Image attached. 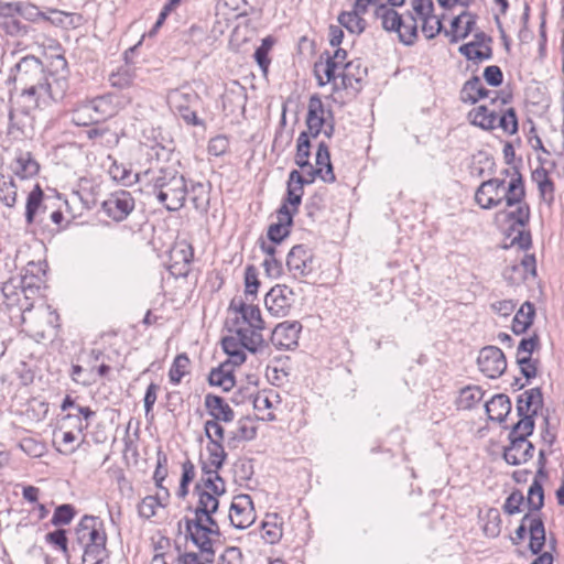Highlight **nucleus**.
Instances as JSON below:
<instances>
[{"label": "nucleus", "instance_id": "obj_64", "mask_svg": "<svg viewBox=\"0 0 564 564\" xmlns=\"http://www.w3.org/2000/svg\"><path fill=\"white\" fill-rule=\"evenodd\" d=\"M193 193L194 196L192 197V202L194 204V207L197 210L206 212L209 206V197L208 193L205 191V187L203 184L197 183L193 186Z\"/></svg>", "mask_w": 564, "mask_h": 564}, {"label": "nucleus", "instance_id": "obj_9", "mask_svg": "<svg viewBox=\"0 0 564 564\" xmlns=\"http://www.w3.org/2000/svg\"><path fill=\"white\" fill-rule=\"evenodd\" d=\"M304 176V184H311L316 177H321L325 183H334L336 180L330 162L328 145L321 142L315 155V166L307 162V165L301 167Z\"/></svg>", "mask_w": 564, "mask_h": 564}, {"label": "nucleus", "instance_id": "obj_54", "mask_svg": "<svg viewBox=\"0 0 564 564\" xmlns=\"http://www.w3.org/2000/svg\"><path fill=\"white\" fill-rule=\"evenodd\" d=\"M458 51L467 59L486 61L491 57V48L490 47H487L485 51L479 50L475 42H470V43L462 45L458 48Z\"/></svg>", "mask_w": 564, "mask_h": 564}, {"label": "nucleus", "instance_id": "obj_7", "mask_svg": "<svg viewBox=\"0 0 564 564\" xmlns=\"http://www.w3.org/2000/svg\"><path fill=\"white\" fill-rule=\"evenodd\" d=\"M35 267L33 262L28 264L26 272H31L32 276L25 274L20 278H12L3 283L1 291L8 306L18 305L22 307L21 297L23 296V299L28 301L31 295L37 292V282H40V280L33 275V271L31 270V268Z\"/></svg>", "mask_w": 564, "mask_h": 564}, {"label": "nucleus", "instance_id": "obj_18", "mask_svg": "<svg viewBox=\"0 0 564 564\" xmlns=\"http://www.w3.org/2000/svg\"><path fill=\"white\" fill-rule=\"evenodd\" d=\"M169 99L171 106L177 111L185 123L189 126H203V120H200L196 111L192 109V105L198 99L196 94L174 90L171 93Z\"/></svg>", "mask_w": 564, "mask_h": 564}, {"label": "nucleus", "instance_id": "obj_35", "mask_svg": "<svg viewBox=\"0 0 564 564\" xmlns=\"http://www.w3.org/2000/svg\"><path fill=\"white\" fill-rule=\"evenodd\" d=\"M210 386L219 387L223 391H230L235 387V377L230 369V364L225 362L219 367L212 369L208 376Z\"/></svg>", "mask_w": 564, "mask_h": 564}, {"label": "nucleus", "instance_id": "obj_14", "mask_svg": "<svg viewBox=\"0 0 564 564\" xmlns=\"http://www.w3.org/2000/svg\"><path fill=\"white\" fill-rule=\"evenodd\" d=\"M228 518L236 529L250 527L256 519L253 503L249 495H238L234 498Z\"/></svg>", "mask_w": 564, "mask_h": 564}, {"label": "nucleus", "instance_id": "obj_15", "mask_svg": "<svg viewBox=\"0 0 564 564\" xmlns=\"http://www.w3.org/2000/svg\"><path fill=\"white\" fill-rule=\"evenodd\" d=\"M312 251L304 245H295L286 256V268L294 279H302L312 272Z\"/></svg>", "mask_w": 564, "mask_h": 564}, {"label": "nucleus", "instance_id": "obj_63", "mask_svg": "<svg viewBox=\"0 0 564 564\" xmlns=\"http://www.w3.org/2000/svg\"><path fill=\"white\" fill-rule=\"evenodd\" d=\"M524 502V496L520 490L512 491L503 503V511L508 514H516L521 511Z\"/></svg>", "mask_w": 564, "mask_h": 564}, {"label": "nucleus", "instance_id": "obj_11", "mask_svg": "<svg viewBox=\"0 0 564 564\" xmlns=\"http://www.w3.org/2000/svg\"><path fill=\"white\" fill-rule=\"evenodd\" d=\"M479 370L490 379L499 378L507 369V360L502 350L496 346L484 347L478 355Z\"/></svg>", "mask_w": 564, "mask_h": 564}, {"label": "nucleus", "instance_id": "obj_57", "mask_svg": "<svg viewBox=\"0 0 564 564\" xmlns=\"http://www.w3.org/2000/svg\"><path fill=\"white\" fill-rule=\"evenodd\" d=\"M207 452L209 454V463L212 467L216 469H220L227 458V453L225 452L224 445L220 443H209L207 446Z\"/></svg>", "mask_w": 564, "mask_h": 564}, {"label": "nucleus", "instance_id": "obj_16", "mask_svg": "<svg viewBox=\"0 0 564 564\" xmlns=\"http://www.w3.org/2000/svg\"><path fill=\"white\" fill-rule=\"evenodd\" d=\"M229 308L240 314L243 321V325L239 326L241 330H253L257 335H262L261 332L265 328V325L257 305L247 304L241 299H234Z\"/></svg>", "mask_w": 564, "mask_h": 564}, {"label": "nucleus", "instance_id": "obj_55", "mask_svg": "<svg viewBox=\"0 0 564 564\" xmlns=\"http://www.w3.org/2000/svg\"><path fill=\"white\" fill-rule=\"evenodd\" d=\"M260 286V281L258 279V270L254 265H247L245 269V294L248 299L249 296H256L258 293V289Z\"/></svg>", "mask_w": 564, "mask_h": 564}, {"label": "nucleus", "instance_id": "obj_26", "mask_svg": "<svg viewBox=\"0 0 564 564\" xmlns=\"http://www.w3.org/2000/svg\"><path fill=\"white\" fill-rule=\"evenodd\" d=\"M476 24V18L470 12H463L455 17L451 23V30H444V34L449 36L452 43L458 42L469 35Z\"/></svg>", "mask_w": 564, "mask_h": 564}, {"label": "nucleus", "instance_id": "obj_34", "mask_svg": "<svg viewBox=\"0 0 564 564\" xmlns=\"http://www.w3.org/2000/svg\"><path fill=\"white\" fill-rule=\"evenodd\" d=\"M304 186V176L297 170H293L289 174L288 180V197L283 204L291 205L293 210L296 212L302 202Z\"/></svg>", "mask_w": 564, "mask_h": 564}, {"label": "nucleus", "instance_id": "obj_27", "mask_svg": "<svg viewBox=\"0 0 564 564\" xmlns=\"http://www.w3.org/2000/svg\"><path fill=\"white\" fill-rule=\"evenodd\" d=\"M204 404L212 421L229 423L235 419L234 410L219 395L206 394Z\"/></svg>", "mask_w": 564, "mask_h": 564}, {"label": "nucleus", "instance_id": "obj_33", "mask_svg": "<svg viewBox=\"0 0 564 564\" xmlns=\"http://www.w3.org/2000/svg\"><path fill=\"white\" fill-rule=\"evenodd\" d=\"M491 421L503 422L511 411V401L506 394H496L485 404Z\"/></svg>", "mask_w": 564, "mask_h": 564}, {"label": "nucleus", "instance_id": "obj_1", "mask_svg": "<svg viewBox=\"0 0 564 564\" xmlns=\"http://www.w3.org/2000/svg\"><path fill=\"white\" fill-rule=\"evenodd\" d=\"M525 189L522 175L516 171L514 175L506 186V181L490 178L482 182L475 193L476 203L484 209H491L502 203L507 207H516L506 212V218L511 221L508 236L511 237V245L527 250L531 247V234L527 229L530 220V207L524 200Z\"/></svg>", "mask_w": 564, "mask_h": 564}, {"label": "nucleus", "instance_id": "obj_43", "mask_svg": "<svg viewBox=\"0 0 564 564\" xmlns=\"http://www.w3.org/2000/svg\"><path fill=\"white\" fill-rule=\"evenodd\" d=\"M544 505V490L542 482L539 479H533L528 490L527 506L529 508L528 513H540Z\"/></svg>", "mask_w": 564, "mask_h": 564}, {"label": "nucleus", "instance_id": "obj_56", "mask_svg": "<svg viewBox=\"0 0 564 564\" xmlns=\"http://www.w3.org/2000/svg\"><path fill=\"white\" fill-rule=\"evenodd\" d=\"M19 7L18 12L19 15L26 21L34 22L37 19L48 20V17L45 12L40 11L39 8L29 2L17 1Z\"/></svg>", "mask_w": 564, "mask_h": 564}, {"label": "nucleus", "instance_id": "obj_37", "mask_svg": "<svg viewBox=\"0 0 564 564\" xmlns=\"http://www.w3.org/2000/svg\"><path fill=\"white\" fill-rule=\"evenodd\" d=\"M367 11H359L356 3H354V9L351 11H345L338 15V22L350 33L360 34L366 28V21L361 17Z\"/></svg>", "mask_w": 564, "mask_h": 564}, {"label": "nucleus", "instance_id": "obj_25", "mask_svg": "<svg viewBox=\"0 0 564 564\" xmlns=\"http://www.w3.org/2000/svg\"><path fill=\"white\" fill-rule=\"evenodd\" d=\"M543 406V394L540 388H532L518 397V415H532L534 417Z\"/></svg>", "mask_w": 564, "mask_h": 564}, {"label": "nucleus", "instance_id": "obj_20", "mask_svg": "<svg viewBox=\"0 0 564 564\" xmlns=\"http://www.w3.org/2000/svg\"><path fill=\"white\" fill-rule=\"evenodd\" d=\"M301 329L302 325L296 321L280 323L271 333V343L279 350L293 349L297 346Z\"/></svg>", "mask_w": 564, "mask_h": 564}, {"label": "nucleus", "instance_id": "obj_60", "mask_svg": "<svg viewBox=\"0 0 564 564\" xmlns=\"http://www.w3.org/2000/svg\"><path fill=\"white\" fill-rule=\"evenodd\" d=\"M205 435L209 440V443L223 444L225 440V430L218 421L207 420L204 424Z\"/></svg>", "mask_w": 564, "mask_h": 564}, {"label": "nucleus", "instance_id": "obj_17", "mask_svg": "<svg viewBox=\"0 0 564 564\" xmlns=\"http://www.w3.org/2000/svg\"><path fill=\"white\" fill-rule=\"evenodd\" d=\"M193 257L194 252L191 245L184 241L176 243L170 251L167 270L175 278L187 276Z\"/></svg>", "mask_w": 564, "mask_h": 564}, {"label": "nucleus", "instance_id": "obj_19", "mask_svg": "<svg viewBox=\"0 0 564 564\" xmlns=\"http://www.w3.org/2000/svg\"><path fill=\"white\" fill-rule=\"evenodd\" d=\"M18 9L17 1L0 0V28L11 36H23L29 31V28L19 20Z\"/></svg>", "mask_w": 564, "mask_h": 564}, {"label": "nucleus", "instance_id": "obj_8", "mask_svg": "<svg viewBox=\"0 0 564 564\" xmlns=\"http://www.w3.org/2000/svg\"><path fill=\"white\" fill-rule=\"evenodd\" d=\"M527 531L529 532V549L532 554H540L545 545V527L540 513H525L520 525L516 530V535L511 536V542L518 545L524 540Z\"/></svg>", "mask_w": 564, "mask_h": 564}, {"label": "nucleus", "instance_id": "obj_21", "mask_svg": "<svg viewBox=\"0 0 564 564\" xmlns=\"http://www.w3.org/2000/svg\"><path fill=\"white\" fill-rule=\"evenodd\" d=\"M293 224V213L283 204L276 212V221L272 223L267 232V242H272L276 246L286 238L290 234V228Z\"/></svg>", "mask_w": 564, "mask_h": 564}, {"label": "nucleus", "instance_id": "obj_38", "mask_svg": "<svg viewBox=\"0 0 564 564\" xmlns=\"http://www.w3.org/2000/svg\"><path fill=\"white\" fill-rule=\"evenodd\" d=\"M468 118L474 126L484 130H492L497 127V113L486 106H479L470 110Z\"/></svg>", "mask_w": 564, "mask_h": 564}, {"label": "nucleus", "instance_id": "obj_12", "mask_svg": "<svg viewBox=\"0 0 564 564\" xmlns=\"http://www.w3.org/2000/svg\"><path fill=\"white\" fill-rule=\"evenodd\" d=\"M101 209L108 217L119 223L134 209V198L127 191H117L102 203Z\"/></svg>", "mask_w": 564, "mask_h": 564}, {"label": "nucleus", "instance_id": "obj_28", "mask_svg": "<svg viewBox=\"0 0 564 564\" xmlns=\"http://www.w3.org/2000/svg\"><path fill=\"white\" fill-rule=\"evenodd\" d=\"M339 69L341 68L330 61V54L328 52L322 53L318 61L314 64V74L318 86H325L334 82L338 76L337 72Z\"/></svg>", "mask_w": 564, "mask_h": 564}, {"label": "nucleus", "instance_id": "obj_2", "mask_svg": "<svg viewBox=\"0 0 564 564\" xmlns=\"http://www.w3.org/2000/svg\"><path fill=\"white\" fill-rule=\"evenodd\" d=\"M62 74H46L43 63L33 55L22 57L14 66V83L21 87L25 112L42 109L52 101L62 100L68 90L67 62L57 56Z\"/></svg>", "mask_w": 564, "mask_h": 564}, {"label": "nucleus", "instance_id": "obj_30", "mask_svg": "<svg viewBox=\"0 0 564 564\" xmlns=\"http://www.w3.org/2000/svg\"><path fill=\"white\" fill-rule=\"evenodd\" d=\"M219 469L212 467L207 463H203L202 465V477L200 480L195 485V489L207 488L214 494H225L226 492V484L224 479L219 476Z\"/></svg>", "mask_w": 564, "mask_h": 564}, {"label": "nucleus", "instance_id": "obj_31", "mask_svg": "<svg viewBox=\"0 0 564 564\" xmlns=\"http://www.w3.org/2000/svg\"><path fill=\"white\" fill-rule=\"evenodd\" d=\"M47 209L44 203V192L39 184L29 193L25 204V221L28 225L34 223L39 214H44Z\"/></svg>", "mask_w": 564, "mask_h": 564}, {"label": "nucleus", "instance_id": "obj_4", "mask_svg": "<svg viewBox=\"0 0 564 564\" xmlns=\"http://www.w3.org/2000/svg\"><path fill=\"white\" fill-rule=\"evenodd\" d=\"M153 194L167 210H180L187 196L186 180L175 167H161L151 178Z\"/></svg>", "mask_w": 564, "mask_h": 564}, {"label": "nucleus", "instance_id": "obj_45", "mask_svg": "<svg viewBox=\"0 0 564 564\" xmlns=\"http://www.w3.org/2000/svg\"><path fill=\"white\" fill-rule=\"evenodd\" d=\"M400 41L406 45H411L417 35V21L411 13L402 17V23L397 29Z\"/></svg>", "mask_w": 564, "mask_h": 564}, {"label": "nucleus", "instance_id": "obj_44", "mask_svg": "<svg viewBox=\"0 0 564 564\" xmlns=\"http://www.w3.org/2000/svg\"><path fill=\"white\" fill-rule=\"evenodd\" d=\"M377 19L381 20V25L387 31H395L402 23V17L392 8L380 6L376 10Z\"/></svg>", "mask_w": 564, "mask_h": 564}, {"label": "nucleus", "instance_id": "obj_22", "mask_svg": "<svg viewBox=\"0 0 564 564\" xmlns=\"http://www.w3.org/2000/svg\"><path fill=\"white\" fill-rule=\"evenodd\" d=\"M510 444L505 448L503 458L510 465L527 463L533 457L534 446L527 438H509Z\"/></svg>", "mask_w": 564, "mask_h": 564}, {"label": "nucleus", "instance_id": "obj_5", "mask_svg": "<svg viewBox=\"0 0 564 564\" xmlns=\"http://www.w3.org/2000/svg\"><path fill=\"white\" fill-rule=\"evenodd\" d=\"M194 519H185V529L189 540L203 553L205 560L215 557L214 542L220 538L217 512L194 511Z\"/></svg>", "mask_w": 564, "mask_h": 564}, {"label": "nucleus", "instance_id": "obj_41", "mask_svg": "<svg viewBox=\"0 0 564 564\" xmlns=\"http://www.w3.org/2000/svg\"><path fill=\"white\" fill-rule=\"evenodd\" d=\"M95 116L90 100H86L73 109L72 122L78 127H87L91 123L99 122Z\"/></svg>", "mask_w": 564, "mask_h": 564}, {"label": "nucleus", "instance_id": "obj_36", "mask_svg": "<svg viewBox=\"0 0 564 564\" xmlns=\"http://www.w3.org/2000/svg\"><path fill=\"white\" fill-rule=\"evenodd\" d=\"M488 95L489 90L482 86L480 78L473 76L464 84L460 90V100L463 102L475 104L479 99L488 97Z\"/></svg>", "mask_w": 564, "mask_h": 564}, {"label": "nucleus", "instance_id": "obj_32", "mask_svg": "<svg viewBox=\"0 0 564 564\" xmlns=\"http://www.w3.org/2000/svg\"><path fill=\"white\" fill-rule=\"evenodd\" d=\"M13 172L21 180L30 178L39 173L40 164L31 152L20 151L13 162Z\"/></svg>", "mask_w": 564, "mask_h": 564}, {"label": "nucleus", "instance_id": "obj_62", "mask_svg": "<svg viewBox=\"0 0 564 564\" xmlns=\"http://www.w3.org/2000/svg\"><path fill=\"white\" fill-rule=\"evenodd\" d=\"M500 514L498 510L490 509L487 513V522L484 525V532L487 536L495 538L500 533Z\"/></svg>", "mask_w": 564, "mask_h": 564}, {"label": "nucleus", "instance_id": "obj_58", "mask_svg": "<svg viewBox=\"0 0 564 564\" xmlns=\"http://www.w3.org/2000/svg\"><path fill=\"white\" fill-rule=\"evenodd\" d=\"M61 422V430H73L76 433H83L89 426V423H84L79 414L75 413L64 415Z\"/></svg>", "mask_w": 564, "mask_h": 564}, {"label": "nucleus", "instance_id": "obj_40", "mask_svg": "<svg viewBox=\"0 0 564 564\" xmlns=\"http://www.w3.org/2000/svg\"><path fill=\"white\" fill-rule=\"evenodd\" d=\"M198 496L197 506L194 511L198 512H218L219 500L218 498L224 494H214V491L207 488L195 489Z\"/></svg>", "mask_w": 564, "mask_h": 564}, {"label": "nucleus", "instance_id": "obj_42", "mask_svg": "<svg viewBox=\"0 0 564 564\" xmlns=\"http://www.w3.org/2000/svg\"><path fill=\"white\" fill-rule=\"evenodd\" d=\"M45 541L59 550L67 560L72 557L73 553H76V547L74 545L72 549L68 547V539L64 529H56L48 532L45 535Z\"/></svg>", "mask_w": 564, "mask_h": 564}, {"label": "nucleus", "instance_id": "obj_51", "mask_svg": "<svg viewBox=\"0 0 564 564\" xmlns=\"http://www.w3.org/2000/svg\"><path fill=\"white\" fill-rule=\"evenodd\" d=\"M484 391L479 387H467L460 391L459 404L465 409L473 408L481 401Z\"/></svg>", "mask_w": 564, "mask_h": 564}, {"label": "nucleus", "instance_id": "obj_46", "mask_svg": "<svg viewBox=\"0 0 564 564\" xmlns=\"http://www.w3.org/2000/svg\"><path fill=\"white\" fill-rule=\"evenodd\" d=\"M189 364L191 361L186 354L177 355L169 371L170 381L178 384L183 377L188 373Z\"/></svg>", "mask_w": 564, "mask_h": 564}, {"label": "nucleus", "instance_id": "obj_52", "mask_svg": "<svg viewBox=\"0 0 564 564\" xmlns=\"http://www.w3.org/2000/svg\"><path fill=\"white\" fill-rule=\"evenodd\" d=\"M497 127L501 128L508 134L517 133L518 118L516 110L509 108L499 118L497 117Z\"/></svg>", "mask_w": 564, "mask_h": 564}, {"label": "nucleus", "instance_id": "obj_10", "mask_svg": "<svg viewBox=\"0 0 564 564\" xmlns=\"http://www.w3.org/2000/svg\"><path fill=\"white\" fill-rule=\"evenodd\" d=\"M131 101L132 96L118 93H108L90 99L94 115H96L95 118H97L98 121L116 116Z\"/></svg>", "mask_w": 564, "mask_h": 564}, {"label": "nucleus", "instance_id": "obj_6", "mask_svg": "<svg viewBox=\"0 0 564 564\" xmlns=\"http://www.w3.org/2000/svg\"><path fill=\"white\" fill-rule=\"evenodd\" d=\"M224 351L230 357V364L240 366L246 361L243 349L252 354L261 352L268 345L262 335H257L253 330L236 329L235 336H228L221 340Z\"/></svg>", "mask_w": 564, "mask_h": 564}, {"label": "nucleus", "instance_id": "obj_48", "mask_svg": "<svg viewBox=\"0 0 564 564\" xmlns=\"http://www.w3.org/2000/svg\"><path fill=\"white\" fill-rule=\"evenodd\" d=\"M310 137L306 131L300 133L297 138L295 163L299 167H304L310 161Z\"/></svg>", "mask_w": 564, "mask_h": 564}, {"label": "nucleus", "instance_id": "obj_47", "mask_svg": "<svg viewBox=\"0 0 564 564\" xmlns=\"http://www.w3.org/2000/svg\"><path fill=\"white\" fill-rule=\"evenodd\" d=\"M520 420L512 426L509 438H527L533 433L534 417L532 415H519Z\"/></svg>", "mask_w": 564, "mask_h": 564}, {"label": "nucleus", "instance_id": "obj_13", "mask_svg": "<svg viewBox=\"0 0 564 564\" xmlns=\"http://www.w3.org/2000/svg\"><path fill=\"white\" fill-rule=\"evenodd\" d=\"M293 296L292 289L278 284L265 294L264 304L272 316L284 317L290 313L294 302Z\"/></svg>", "mask_w": 564, "mask_h": 564}, {"label": "nucleus", "instance_id": "obj_3", "mask_svg": "<svg viewBox=\"0 0 564 564\" xmlns=\"http://www.w3.org/2000/svg\"><path fill=\"white\" fill-rule=\"evenodd\" d=\"M79 546L76 552L83 564H108L107 534L104 522L95 516H84L74 529Z\"/></svg>", "mask_w": 564, "mask_h": 564}, {"label": "nucleus", "instance_id": "obj_53", "mask_svg": "<svg viewBox=\"0 0 564 564\" xmlns=\"http://www.w3.org/2000/svg\"><path fill=\"white\" fill-rule=\"evenodd\" d=\"M274 44V39L272 36H267L262 40L261 45L254 52V58L263 72L268 70L270 59L268 57L269 51L272 48Z\"/></svg>", "mask_w": 564, "mask_h": 564}, {"label": "nucleus", "instance_id": "obj_29", "mask_svg": "<svg viewBox=\"0 0 564 564\" xmlns=\"http://www.w3.org/2000/svg\"><path fill=\"white\" fill-rule=\"evenodd\" d=\"M367 76V68L361 67L360 62H348L339 73L341 86L345 89L351 88L356 91L360 89L361 82Z\"/></svg>", "mask_w": 564, "mask_h": 564}, {"label": "nucleus", "instance_id": "obj_61", "mask_svg": "<svg viewBox=\"0 0 564 564\" xmlns=\"http://www.w3.org/2000/svg\"><path fill=\"white\" fill-rule=\"evenodd\" d=\"M159 507H162V503L160 502V500L156 497L147 496L139 503L138 512H139L140 517L150 519L155 514L156 509Z\"/></svg>", "mask_w": 564, "mask_h": 564}, {"label": "nucleus", "instance_id": "obj_39", "mask_svg": "<svg viewBox=\"0 0 564 564\" xmlns=\"http://www.w3.org/2000/svg\"><path fill=\"white\" fill-rule=\"evenodd\" d=\"M135 80V70L129 66H120L116 72L109 75V83L113 88L128 89L133 87Z\"/></svg>", "mask_w": 564, "mask_h": 564}, {"label": "nucleus", "instance_id": "obj_50", "mask_svg": "<svg viewBox=\"0 0 564 564\" xmlns=\"http://www.w3.org/2000/svg\"><path fill=\"white\" fill-rule=\"evenodd\" d=\"M18 189L12 178L0 182V200L7 207H13L17 203Z\"/></svg>", "mask_w": 564, "mask_h": 564}, {"label": "nucleus", "instance_id": "obj_59", "mask_svg": "<svg viewBox=\"0 0 564 564\" xmlns=\"http://www.w3.org/2000/svg\"><path fill=\"white\" fill-rule=\"evenodd\" d=\"M421 22L422 32L429 40L435 37L438 33L443 31L442 20L436 15L424 18L421 20Z\"/></svg>", "mask_w": 564, "mask_h": 564}, {"label": "nucleus", "instance_id": "obj_49", "mask_svg": "<svg viewBox=\"0 0 564 564\" xmlns=\"http://www.w3.org/2000/svg\"><path fill=\"white\" fill-rule=\"evenodd\" d=\"M75 516V508L72 505L64 503L55 508L51 523L55 527L67 525L73 521Z\"/></svg>", "mask_w": 564, "mask_h": 564}, {"label": "nucleus", "instance_id": "obj_23", "mask_svg": "<svg viewBox=\"0 0 564 564\" xmlns=\"http://www.w3.org/2000/svg\"><path fill=\"white\" fill-rule=\"evenodd\" d=\"M326 110L324 108L322 99L317 95L311 96L308 100V109L306 116V126L308 129V137L316 138L326 124Z\"/></svg>", "mask_w": 564, "mask_h": 564}, {"label": "nucleus", "instance_id": "obj_24", "mask_svg": "<svg viewBox=\"0 0 564 564\" xmlns=\"http://www.w3.org/2000/svg\"><path fill=\"white\" fill-rule=\"evenodd\" d=\"M259 247L262 253L265 256L262 265L268 276L279 278L283 272V264L281 260V251L279 246L267 242L264 239L259 240Z\"/></svg>", "mask_w": 564, "mask_h": 564}]
</instances>
